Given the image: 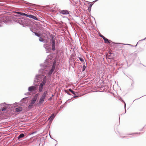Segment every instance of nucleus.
<instances>
[{
  "label": "nucleus",
  "mask_w": 146,
  "mask_h": 146,
  "mask_svg": "<svg viewBox=\"0 0 146 146\" xmlns=\"http://www.w3.org/2000/svg\"><path fill=\"white\" fill-rule=\"evenodd\" d=\"M72 1L75 3H77L78 1V0H72Z\"/></svg>",
  "instance_id": "obj_31"
},
{
  "label": "nucleus",
  "mask_w": 146,
  "mask_h": 146,
  "mask_svg": "<svg viewBox=\"0 0 146 146\" xmlns=\"http://www.w3.org/2000/svg\"><path fill=\"white\" fill-rule=\"evenodd\" d=\"M37 94H36L34 97L32 99L31 103L34 104L36 101L37 99Z\"/></svg>",
  "instance_id": "obj_11"
},
{
  "label": "nucleus",
  "mask_w": 146,
  "mask_h": 146,
  "mask_svg": "<svg viewBox=\"0 0 146 146\" xmlns=\"http://www.w3.org/2000/svg\"><path fill=\"white\" fill-rule=\"evenodd\" d=\"M56 62L54 61L53 62L52 66L51 69L48 73V75L50 76L52 74L54 70L55 66H56Z\"/></svg>",
  "instance_id": "obj_5"
},
{
  "label": "nucleus",
  "mask_w": 146,
  "mask_h": 146,
  "mask_svg": "<svg viewBox=\"0 0 146 146\" xmlns=\"http://www.w3.org/2000/svg\"><path fill=\"white\" fill-rule=\"evenodd\" d=\"M44 70L43 69H40L39 71L38 75H36L35 77V79H36L38 80H39V78H40V77L42 76H44V74H42V72L44 71Z\"/></svg>",
  "instance_id": "obj_4"
},
{
  "label": "nucleus",
  "mask_w": 146,
  "mask_h": 146,
  "mask_svg": "<svg viewBox=\"0 0 146 146\" xmlns=\"http://www.w3.org/2000/svg\"><path fill=\"white\" fill-rule=\"evenodd\" d=\"M25 137V135L23 133H21L18 137V138L19 139L21 138H23Z\"/></svg>",
  "instance_id": "obj_19"
},
{
  "label": "nucleus",
  "mask_w": 146,
  "mask_h": 146,
  "mask_svg": "<svg viewBox=\"0 0 146 146\" xmlns=\"http://www.w3.org/2000/svg\"><path fill=\"white\" fill-rule=\"evenodd\" d=\"M55 115L54 114V113H52V114L51 115L49 118L48 120H50V121H52Z\"/></svg>",
  "instance_id": "obj_15"
},
{
  "label": "nucleus",
  "mask_w": 146,
  "mask_h": 146,
  "mask_svg": "<svg viewBox=\"0 0 146 146\" xmlns=\"http://www.w3.org/2000/svg\"><path fill=\"white\" fill-rule=\"evenodd\" d=\"M104 41L106 43H110V42H111V41L110 40H109L108 39L106 38V37H104Z\"/></svg>",
  "instance_id": "obj_16"
},
{
  "label": "nucleus",
  "mask_w": 146,
  "mask_h": 146,
  "mask_svg": "<svg viewBox=\"0 0 146 146\" xmlns=\"http://www.w3.org/2000/svg\"><path fill=\"white\" fill-rule=\"evenodd\" d=\"M47 92L45 91L39 99L38 104H41L43 102L47 94Z\"/></svg>",
  "instance_id": "obj_2"
},
{
  "label": "nucleus",
  "mask_w": 146,
  "mask_h": 146,
  "mask_svg": "<svg viewBox=\"0 0 146 146\" xmlns=\"http://www.w3.org/2000/svg\"><path fill=\"white\" fill-rule=\"evenodd\" d=\"M64 92H65L68 95H71V94L69 93L68 91L67 90H64Z\"/></svg>",
  "instance_id": "obj_29"
},
{
  "label": "nucleus",
  "mask_w": 146,
  "mask_h": 146,
  "mask_svg": "<svg viewBox=\"0 0 146 146\" xmlns=\"http://www.w3.org/2000/svg\"><path fill=\"white\" fill-rule=\"evenodd\" d=\"M20 15H21L22 16H25L26 15V14L25 13H20Z\"/></svg>",
  "instance_id": "obj_28"
},
{
  "label": "nucleus",
  "mask_w": 146,
  "mask_h": 146,
  "mask_svg": "<svg viewBox=\"0 0 146 146\" xmlns=\"http://www.w3.org/2000/svg\"><path fill=\"white\" fill-rule=\"evenodd\" d=\"M9 105V104H7L5 103L1 104H0V112L6 110Z\"/></svg>",
  "instance_id": "obj_3"
},
{
  "label": "nucleus",
  "mask_w": 146,
  "mask_h": 146,
  "mask_svg": "<svg viewBox=\"0 0 146 146\" xmlns=\"http://www.w3.org/2000/svg\"><path fill=\"white\" fill-rule=\"evenodd\" d=\"M36 90V87L35 86H31L29 87L28 90L29 92H33Z\"/></svg>",
  "instance_id": "obj_12"
},
{
  "label": "nucleus",
  "mask_w": 146,
  "mask_h": 146,
  "mask_svg": "<svg viewBox=\"0 0 146 146\" xmlns=\"http://www.w3.org/2000/svg\"><path fill=\"white\" fill-rule=\"evenodd\" d=\"M92 6V4H90V7H91Z\"/></svg>",
  "instance_id": "obj_36"
},
{
  "label": "nucleus",
  "mask_w": 146,
  "mask_h": 146,
  "mask_svg": "<svg viewBox=\"0 0 146 146\" xmlns=\"http://www.w3.org/2000/svg\"><path fill=\"white\" fill-rule=\"evenodd\" d=\"M83 23H82L84 24L85 25V23H84L83 21H82Z\"/></svg>",
  "instance_id": "obj_39"
},
{
  "label": "nucleus",
  "mask_w": 146,
  "mask_h": 146,
  "mask_svg": "<svg viewBox=\"0 0 146 146\" xmlns=\"http://www.w3.org/2000/svg\"><path fill=\"white\" fill-rule=\"evenodd\" d=\"M14 18H15L14 21L15 22L22 25L23 27H24L25 26L27 25V21L24 19L19 18L18 16L16 15L15 16Z\"/></svg>",
  "instance_id": "obj_1"
},
{
  "label": "nucleus",
  "mask_w": 146,
  "mask_h": 146,
  "mask_svg": "<svg viewBox=\"0 0 146 146\" xmlns=\"http://www.w3.org/2000/svg\"><path fill=\"white\" fill-rule=\"evenodd\" d=\"M136 133L138 134V133Z\"/></svg>",
  "instance_id": "obj_44"
},
{
  "label": "nucleus",
  "mask_w": 146,
  "mask_h": 146,
  "mask_svg": "<svg viewBox=\"0 0 146 146\" xmlns=\"http://www.w3.org/2000/svg\"><path fill=\"white\" fill-rule=\"evenodd\" d=\"M52 100V97H50L48 99V100L49 101H51Z\"/></svg>",
  "instance_id": "obj_33"
},
{
  "label": "nucleus",
  "mask_w": 146,
  "mask_h": 146,
  "mask_svg": "<svg viewBox=\"0 0 146 146\" xmlns=\"http://www.w3.org/2000/svg\"><path fill=\"white\" fill-rule=\"evenodd\" d=\"M22 110V108L21 107H19L18 108H17L15 109V111L17 112H19L21 111Z\"/></svg>",
  "instance_id": "obj_14"
},
{
  "label": "nucleus",
  "mask_w": 146,
  "mask_h": 146,
  "mask_svg": "<svg viewBox=\"0 0 146 146\" xmlns=\"http://www.w3.org/2000/svg\"><path fill=\"white\" fill-rule=\"evenodd\" d=\"M56 62L54 61L53 62L52 66L51 69L48 73V75L50 76L52 74L54 70L55 66H56Z\"/></svg>",
  "instance_id": "obj_6"
},
{
  "label": "nucleus",
  "mask_w": 146,
  "mask_h": 146,
  "mask_svg": "<svg viewBox=\"0 0 146 146\" xmlns=\"http://www.w3.org/2000/svg\"><path fill=\"white\" fill-rule=\"evenodd\" d=\"M58 12L60 14L63 15H67L69 13L70 11L67 10H61L59 9Z\"/></svg>",
  "instance_id": "obj_7"
},
{
  "label": "nucleus",
  "mask_w": 146,
  "mask_h": 146,
  "mask_svg": "<svg viewBox=\"0 0 146 146\" xmlns=\"http://www.w3.org/2000/svg\"><path fill=\"white\" fill-rule=\"evenodd\" d=\"M145 39H146V37L144 39L141 40H143Z\"/></svg>",
  "instance_id": "obj_37"
},
{
  "label": "nucleus",
  "mask_w": 146,
  "mask_h": 146,
  "mask_svg": "<svg viewBox=\"0 0 146 146\" xmlns=\"http://www.w3.org/2000/svg\"><path fill=\"white\" fill-rule=\"evenodd\" d=\"M21 12H16V13L17 14H19V15H20Z\"/></svg>",
  "instance_id": "obj_34"
},
{
  "label": "nucleus",
  "mask_w": 146,
  "mask_h": 146,
  "mask_svg": "<svg viewBox=\"0 0 146 146\" xmlns=\"http://www.w3.org/2000/svg\"><path fill=\"white\" fill-rule=\"evenodd\" d=\"M40 66L41 67H44V68H46L47 66L46 64H40Z\"/></svg>",
  "instance_id": "obj_21"
},
{
  "label": "nucleus",
  "mask_w": 146,
  "mask_h": 146,
  "mask_svg": "<svg viewBox=\"0 0 146 146\" xmlns=\"http://www.w3.org/2000/svg\"><path fill=\"white\" fill-rule=\"evenodd\" d=\"M52 57L51 55L48 56L46 60L44 61V63L46 64H48V63L51 62V60H52Z\"/></svg>",
  "instance_id": "obj_9"
},
{
  "label": "nucleus",
  "mask_w": 146,
  "mask_h": 146,
  "mask_svg": "<svg viewBox=\"0 0 146 146\" xmlns=\"http://www.w3.org/2000/svg\"><path fill=\"white\" fill-rule=\"evenodd\" d=\"M46 82V77L45 76L43 79V80L42 82L40 84V85L43 86L45 84Z\"/></svg>",
  "instance_id": "obj_10"
},
{
  "label": "nucleus",
  "mask_w": 146,
  "mask_h": 146,
  "mask_svg": "<svg viewBox=\"0 0 146 146\" xmlns=\"http://www.w3.org/2000/svg\"><path fill=\"white\" fill-rule=\"evenodd\" d=\"M26 3L27 4H31V3Z\"/></svg>",
  "instance_id": "obj_41"
},
{
  "label": "nucleus",
  "mask_w": 146,
  "mask_h": 146,
  "mask_svg": "<svg viewBox=\"0 0 146 146\" xmlns=\"http://www.w3.org/2000/svg\"><path fill=\"white\" fill-rule=\"evenodd\" d=\"M34 104L31 103L28 106V108L29 109H31L33 108V106Z\"/></svg>",
  "instance_id": "obj_18"
},
{
  "label": "nucleus",
  "mask_w": 146,
  "mask_h": 146,
  "mask_svg": "<svg viewBox=\"0 0 146 146\" xmlns=\"http://www.w3.org/2000/svg\"><path fill=\"white\" fill-rule=\"evenodd\" d=\"M33 33L35 34V35H36L38 37H40V35L39 34H38L34 32Z\"/></svg>",
  "instance_id": "obj_26"
},
{
  "label": "nucleus",
  "mask_w": 146,
  "mask_h": 146,
  "mask_svg": "<svg viewBox=\"0 0 146 146\" xmlns=\"http://www.w3.org/2000/svg\"><path fill=\"white\" fill-rule=\"evenodd\" d=\"M99 36L101 37H102V38H103V39H104V37H105L104 36H103V35H102L101 34H100V35H99Z\"/></svg>",
  "instance_id": "obj_32"
},
{
  "label": "nucleus",
  "mask_w": 146,
  "mask_h": 146,
  "mask_svg": "<svg viewBox=\"0 0 146 146\" xmlns=\"http://www.w3.org/2000/svg\"><path fill=\"white\" fill-rule=\"evenodd\" d=\"M76 97V96H74V97H74V98H75V97Z\"/></svg>",
  "instance_id": "obj_42"
},
{
  "label": "nucleus",
  "mask_w": 146,
  "mask_h": 146,
  "mask_svg": "<svg viewBox=\"0 0 146 146\" xmlns=\"http://www.w3.org/2000/svg\"><path fill=\"white\" fill-rule=\"evenodd\" d=\"M32 18L33 19H34V20H38L37 18L36 17H35V16H34V15H33V16L32 17Z\"/></svg>",
  "instance_id": "obj_24"
},
{
  "label": "nucleus",
  "mask_w": 146,
  "mask_h": 146,
  "mask_svg": "<svg viewBox=\"0 0 146 146\" xmlns=\"http://www.w3.org/2000/svg\"><path fill=\"white\" fill-rule=\"evenodd\" d=\"M86 66L85 65H84L83 66L82 68V71L83 72L86 69Z\"/></svg>",
  "instance_id": "obj_25"
},
{
  "label": "nucleus",
  "mask_w": 146,
  "mask_h": 146,
  "mask_svg": "<svg viewBox=\"0 0 146 146\" xmlns=\"http://www.w3.org/2000/svg\"><path fill=\"white\" fill-rule=\"evenodd\" d=\"M43 89V86H41L40 85H39V92H41L42 91V89Z\"/></svg>",
  "instance_id": "obj_20"
},
{
  "label": "nucleus",
  "mask_w": 146,
  "mask_h": 146,
  "mask_svg": "<svg viewBox=\"0 0 146 146\" xmlns=\"http://www.w3.org/2000/svg\"><path fill=\"white\" fill-rule=\"evenodd\" d=\"M124 104H125V106H124V107H125V108H126V104H125V102H124Z\"/></svg>",
  "instance_id": "obj_38"
},
{
  "label": "nucleus",
  "mask_w": 146,
  "mask_h": 146,
  "mask_svg": "<svg viewBox=\"0 0 146 146\" xmlns=\"http://www.w3.org/2000/svg\"><path fill=\"white\" fill-rule=\"evenodd\" d=\"M29 93H25V95H27L28 94H29Z\"/></svg>",
  "instance_id": "obj_35"
},
{
  "label": "nucleus",
  "mask_w": 146,
  "mask_h": 146,
  "mask_svg": "<svg viewBox=\"0 0 146 146\" xmlns=\"http://www.w3.org/2000/svg\"><path fill=\"white\" fill-rule=\"evenodd\" d=\"M69 90L70 92L73 94L75 95L76 94V92L73 91L72 90L70 89H69Z\"/></svg>",
  "instance_id": "obj_22"
},
{
  "label": "nucleus",
  "mask_w": 146,
  "mask_h": 146,
  "mask_svg": "<svg viewBox=\"0 0 146 146\" xmlns=\"http://www.w3.org/2000/svg\"><path fill=\"white\" fill-rule=\"evenodd\" d=\"M98 0H97V1Z\"/></svg>",
  "instance_id": "obj_45"
},
{
  "label": "nucleus",
  "mask_w": 146,
  "mask_h": 146,
  "mask_svg": "<svg viewBox=\"0 0 146 146\" xmlns=\"http://www.w3.org/2000/svg\"><path fill=\"white\" fill-rule=\"evenodd\" d=\"M50 37L51 38L50 41L52 42H55V36H54L52 35H50Z\"/></svg>",
  "instance_id": "obj_13"
},
{
  "label": "nucleus",
  "mask_w": 146,
  "mask_h": 146,
  "mask_svg": "<svg viewBox=\"0 0 146 146\" xmlns=\"http://www.w3.org/2000/svg\"><path fill=\"white\" fill-rule=\"evenodd\" d=\"M40 38H39V40L40 42H42L43 41V39L40 36L39 37Z\"/></svg>",
  "instance_id": "obj_27"
},
{
  "label": "nucleus",
  "mask_w": 146,
  "mask_h": 146,
  "mask_svg": "<svg viewBox=\"0 0 146 146\" xmlns=\"http://www.w3.org/2000/svg\"><path fill=\"white\" fill-rule=\"evenodd\" d=\"M79 58V59L81 61V62H84V60H83V58H80V57H79V58Z\"/></svg>",
  "instance_id": "obj_30"
},
{
  "label": "nucleus",
  "mask_w": 146,
  "mask_h": 146,
  "mask_svg": "<svg viewBox=\"0 0 146 146\" xmlns=\"http://www.w3.org/2000/svg\"><path fill=\"white\" fill-rule=\"evenodd\" d=\"M33 16V15H28L27 14H26V16L27 17H29L30 18H32V17Z\"/></svg>",
  "instance_id": "obj_23"
},
{
  "label": "nucleus",
  "mask_w": 146,
  "mask_h": 146,
  "mask_svg": "<svg viewBox=\"0 0 146 146\" xmlns=\"http://www.w3.org/2000/svg\"><path fill=\"white\" fill-rule=\"evenodd\" d=\"M52 50L54 51L55 50V42H52Z\"/></svg>",
  "instance_id": "obj_17"
},
{
  "label": "nucleus",
  "mask_w": 146,
  "mask_h": 146,
  "mask_svg": "<svg viewBox=\"0 0 146 146\" xmlns=\"http://www.w3.org/2000/svg\"><path fill=\"white\" fill-rule=\"evenodd\" d=\"M44 46L46 49V53H48L50 52L51 49L50 46L47 44H45Z\"/></svg>",
  "instance_id": "obj_8"
},
{
  "label": "nucleus",
  "mask_w": 146,
  "mask_h": 146,
  "mask_svg": "<svg viewBox=\"0 0 146 146\" xmlns=\"http://www.w3.org/2000/svg\"><path fill=\"white\" fill-rule=\"evenodd\" d=\"M70 1L71 2L72 1V0H70Z\"/></svg>",
  "instance_id": "obj_43"
},
{
  "label": "nucleus",
  "mask_w": 146,
  "mask_h": 146,
  "mask_svg": "<svg viewBox=\"0 0 146 146\" xmlns=\"http://www.w3.org/2000/svg\"><path fill=\"white\" fill-rule=\"evenodd\" d=\"M54 96V95L53 94L52 95V97H53Z\"/></svg>",
  "instance_id": "obj_40"
}]
</instances>
